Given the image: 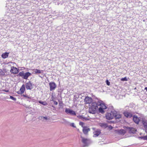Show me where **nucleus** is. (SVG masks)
<instances>
[{"mask_svg": "<svg viewBox=\"0 0 147 147\" xmlns=\"http://www.w3.org/2000/svg\"><path fill=\"white\" fill-rule=\"evenodd\" d=\"M106 117L108 120L111 119L114 117H115L116 119H119L121 117V115L115 111H111L110 113H107Z\"/></svg>", "mask_w": 147, "mask_h": 147, "instance_id": "1", "label": "nucleus"}, {"mask_svg": "<svg viewBox=\"0 0 147 147\" xmlns=\"http://www.w3.org/2000/svg\"><path fill=\"white\" fill-rule=\"evenodd\" d=\"M98 103L93 102L92 103L91 107L89 108L88 112L90 113L95 114L98 109Z\"/></svg>", "mask_w": 147, "mask_h": 147, "instance_id": "2", "label": "nucleus"}, {"mask_svg": "<svg viewBox=\"0 0 147 147\" xmlns=\"http://www.w3.org/2000/svg\"><path fill=\"white\" fill-rule=\"evenodd\" d=\"M98 106H100V107L98 109L99 112L102 114L105 113L106 111L105 110L107 109V107L105 105V104L100 103L99 102L98 103Z\"/></svg>", "mask_w": 147, "mask_h": 147, "instance_id": "3", "label": "nucleus"}, {"mask_svg": "<svg viewBox=\"0 0 147 147\" xmlns=\"http://www.w3.org/2000/svg\"><path fill=\"white\" fill-rule=\"evenodd\" d=\"M31 75V74L29 72L24 73V71L20 72L18 75L22 77L24 79L27 80L28 78Z\"/></svg>", "mask_w": 147, "mask_h": 147, "instance_id": "4", "label": "nucleus"}, {"mask_svg": "<svg viewBox=\"0 0 147 147\" xmlns=\"http://www.w3.org/2000/svg\"><path fill=\"white\" fill-rule=\"evenodd\" d=\"M81 138L82 139V142L84 144V147L88 146L92 142L91 140L90 139L85 138L82 136H81Z\"/></svg>", "mask_w": 147, "mask_h": 147, "instance_id": "5", "label": "nucleus"}, {"mask_svg": "<svg viewBox=\"0 0 147 147\" xmlns=\"http://www.w3.org/2000/svg\"><path fill=\"white\" fill-rule=\"evenodd\" d=\"M33 86L34 85L31 83L30 81H29L26 83L25 86L27 90H31L33 88Z\"/></svg>", "mask_w": 147, "mask_h": 147, "instance_id": "6", "label": "nucleus"}, {"mask_svg": "<svg viewBox=\"0 0 147 147\" xmlns=\"http://www.w3.org/2000/svg\"><path fill=\"white\" fill-rule=\"evenodd\" d=\"M65 112L67 114H69L73 116L76 115V113L74 111L69 109L66 108Z\"/></svg>", "mask_w": 147, "mask_h": 147, "instance_id": "7", "label": "nucleus"}, {"mask_svg": "<svg viewBox=\"0 0 147 147\" xmlns=\"http://www.w3.org/2000/svg\"><path fill=\"white\" fill-rule=\"evenodd\" d=\"M50 90L52 91L54 90L56 87V85L55 83L53 82H51L49 83Z\"/></svg>", "mask_w": 147, "mask_h": 147, "instance_id": "8", "label": "nucleus"}, {"mask_svg": "<svg viewBox=\"0 0 147 147\" xmlns=\"http://www.w3.org/2000/svg\"><path fill=\"white\" fill-rule=\"evenodd\" d=\"M127 130L128 131V133L130 134L135 133L136 132V130L134 128L132 127H126Z\"/></svg>", "mask_w": 147, "mask_h": 147, "instance_id": "9", "label": "nucleus"}, {"mask_svg": "<svg viewBox=\"0 0 147 147\" xmlns=\"http://www.w3.org/2000/svg\"><path fill=\"white\" fill-rule=\"evenodd\" d=\"M84 101L86 104H90L92 101V99L88 96H86L84 99Z\"/></svg>", "mask_w": 147, "mask_h": 147, "instance_id": "10", "label": "nucleus"}, {"mask_svg": "<svg viewBox=\"0 0 147 147\" xmlns=\"http://www.w3.org/2000/svg\"><path fill=\"white\" fill-rule=\"evenodd\" d=\"M25 85L24 84H23L20 88L19 91L17 92V93L18 94H22L25 90Z\"/></svg>", "mask_w": 147, "mask_h": 147, "instance_id": "11", "label": "nucleus"}, {"mask_svg": "<svg viewBox=\"0 0 147 147\" xmlns=\"http://www.w3.org/2000/svg\"><path fill=\"white\" fill-rule=\"evenodd\" d=\"M90 131V129L87 127H83L82 131L83 133L85 135L88 134V132Z\"/></svg>", "mask_w": 147, "mask_h": 147, "instance_id": "12", "label": "nucleus"}, {"mask_svg": "<svg viewBox=\"0 0 147 147\" xmlns=\"http://www.w3.org/2000/svg\"><path fill=\"white\" fill-rule=\"evenodd\" d=\"M10 72L13 74H16L18 73L19 70L17 68L12 67L10 70Z\"/></svg>", "mask_w": 147, "mask_h": 147, "instance_id": "13", "label": "nucleus"}, {"mask_svg": "<svg viewBox=\"0 0 147 147\" xmlns=\"http://www.w3.org/2000/svg\"><path fill=\"white\" fill-rule=\"evenodd\" d=\"M142 121V123L145 128V131L146 133H147V121L143 119Z\"/></svg>", "mask_w": 147, "mask_h": 147, "instance_id": "14", "label": "nucleus"}, {"mask_svg": "<svg viewBox=\"0 0 147 147\" xmlns=\"http://www.w3.org/2000/svg\"><path fill=\"white\" fill-rule=\"evenodd\" d=\"M133 120L135 123L138 124L140 119L137 116L135 115L133 116Z\"/></svg>", "mask_w": 147, "mask_h": 147, "instance_id": "15", "label": "nucleus"}, {"mask_svg": "<svg viewBox=\"0 0 147 147\" xmlns=\"http://www.w3.org/2000/svg\"><path fill=\"white\" fill-rule=\"evenodd\" d=\"M123 114L127 118H130L132 117L133 116L132 114L131 113L128 112L127 111H125L124 112Z\"/></svg>", "mask_w": 147, "mask_h": 147, "instance_id": "16", "label": "nucleus"}, {"mask_svg": "<svg viewBox=\"0 0 147 147\" xmlns=\"http://www.w3.org/2000/svg\"><path fill=\"white\" fill-rule=\"evenodd\" d=\"M116 131L119 134L122 135H124L126 133L125 131L123 129H121L120 130H118Z\"/></svg>", "mask_w": 147, "mask_h": 147, "instance_id": "17", "label": "nucleus"}, {"mask_svg": "<svg viewBox=\"0 0 147 147\" xmlns=\"http://www.w3.org/2000/svg\"><path fill=\"white\" fill-rule=\"evenodd\" d=\"M101 133L100 130H97L93 132L94 137H97Z\"/></svg>", "mask_w": 147, "mask_h": 147, "instance_id": "18", "label": "nucleus"}, {"mask_svg": "<svg viewBox=\"0 0 147 147\" xmlns=\"http://www.w3.org/2000/svg\"><path fill=\"white\" fill-rule=\"evenodd\" d=\"M9 54V53L5 52L2 54L1 57L3 59H5L8 57Z\"/></svg>", "mask_w": 147, "mask_h": 147, "instance_id": "19", "label": "nucleus"}, {"mask_svg": "<svg viewBox=\"0 0 147 147\" xmlns=\"http://www.w3.org/2000/svg\"><path fill=\"white\" fill-rule=\"evenodd\" d=\"M33 70L34 71V73L35 74H41L43 71V70H41L37 69H33Z\"/></svg>", "mask_w": 147, "mask_h": 147, "instance_id": "20", "label": "nucleus"}, {"mask_svg": "<svg viewBox=\"0 0 147 147\" xmlns=\"http://www.w3.org/2000/svg\"><path fill=\"white\" fill-rule=\"evenodd\" d=\"M100 125L101 127L105 128L108 127L107 124L105 123H100Z\"/></svg>", "mask_w": 147, "mask_h": 147, "instance_id": "21", "label": "nucleus"}, {"mask_svg": "<svg viewBox=\"0 0 147 147\" xmlns=\"http://www.w3.org/2000/svg\"><path fill=\"white\" fill-rule=\"evenodd\" d=\"M39 103L42 105H43L45 106L47 105V103L45 101H39Z\"/></svg>", "mask_w": 147, "mask_h": 147, "instance_id": "22", "label": "nucleus"}, {"mask_svg": "<svg viewBox=\"0 0 147 147\" xmlns=\"http://www.w3.org/2000/svg\"><path fill=\"white\" fill-rule=\"evenodd\" d=\"M59 108L62 109L63 108V103L62 101H60L59 102Z\"/></svg>", "mask_w": 147, "mask_h": 147, "instance_id": "23", "label": "nucleus"}, {"mask_svg": "<svg viewBox=\"0 0 147 147\" xmlns=\"http://www.w3.org/2000/svg\"><path fill=\"white\" fill-rule=\"evenodd\" d=\"M5 75V73L2 69H0V75L4 76Z\"/></svg>", "mask_w": 147, "mask_h": 147, "instance_id": "24", "label": "nucleus"}, {"mask_svg": "<svg viewBox=\"0 0 147 147\" xmlns=\"http://www.w3.org/2000/svg\"><path fill=\"white\" fill-rule=\"evenodd\" d=\"M79 125H81L83 128L84 127L83 126L84 125V123L81 121L79 122Z\"/></svg>", "mask_w": 147, "mask_h": 147, "instance_id": "25", "label": "nucleus"}, {"mask_svg": "<svg viewBox=\"0 0 147 147\" xmlns=\"http://www.w3.org/2000/svg\"><path fill=\"white\" fill-rule=\"evenodd\" d=\"M10 98H11V99H12L13 100L15 101H16V98H14L12 96H10Z\"/></svg>", "mask_w": 147, "mask_h": 147, "instance_id": "26", "label": "nucleus"}, {"mask_svg": "<svg viewBox=\"0 0 147 147\" xmlns=\"http://www.w3.org/2000/svg\"><path fill=\"white\" fill-rule=\"evenodd\" d=\"M121 80L122 81H127V78L126 77L124 78H122L121 79Z\"/></svg>", "mask_w": 147, "mask_h": 147, "instance_id": "27", "label": "nucleus"}, {"mask_svg": "<svg viewBox=\"0 0 147 147\" xmlns=\"http://www.w3.org/2000/svg\"><path fill=\"white\" fill-rule=\"evenodd\" d=\"M108 109V110H110L112 111V110L113 109V106H109V107L107 108Z\"/></svg>", "mask_w": 147, "mask_h": 147, "instance_id": "28", "label": "nucleus"}, {"mask_svg": "<svg viewBox=\"0 0 147 147\" xmlns=\"http://www.w3.org/2000/svg\"><path fill=\"white\" fill-rule=\"evenodd\" d=\"M138 138L145 140V136L139 137Z\"/></svg>", "mask_w": 147, "mask_h": 147, "instance_id": "29", "label": "nucleus"}, {"mask_svg": "<svg viewBox=\"0 0 147 147\" xmlns=\"http://www.w3.org/2000/svg\"><path fill=\"white\" fill-rule=\"evenodd\" d=\"M77 117H78L79 119H83V116L82 115H79L77 116Z\"/></svg>", "mask_w": 147, "mask_h": 147, "instance_id": "30", "label": "nucleus"}, {"mask_svg": "<svg viewBox=\"0 0 147 147\" xmlns=\"http://www.w3.org/2000/svg\"><path fill=\"white\" fill-rule=\"evenodd\" d=\"M70 125L73 127H76V126H75L74 125V123H71V124H70Z\"/></svg>", "mask_w": 147, "mask_h": 147, "instance_id": "31", "label": "nucleus"}, {"mask_svg": "<svg viewBox=\"0 0 147 147\" xmlns=\"http://www.w3.org/2000/svg\"><path fill=\"white\" fill-rule=\"evenodd\" d=\"M106 84H107L108 86H109L110 85V82L108 81V80H106Z\"/></svg>", "mask_w": 147, "mask_h": 147, "instance_id": "32", "label": "nucleus"}, {"mask_svg": "<svg viewBox=\"0 0 147 147\" xmlns=\"http://www.w3.org/2000/svg\"><path fill=\"white\" fill-rule=\"evenodd\" d=\"M42 119H43V116H40L38 117V119L40 120H42Z\"/></svg>", "mask_w": 147, "mask_h": 147, "instance_id": "33", "label": "nucleus"}, {"mask_svg": "<svg viewBox=\"0 0 147 147\" xmlns=\"http://www.w3.org/2000/svg\"><path fill=\"white\" fill-rule=\"evenodd\" d=\"M54 102V104L55 105H57L58 104V102H57L55 101H53Z\"/></svg>", "mask_w": 147, "mask_h": 147, "instance_id": "34", "label": "nucleus"}, {"mask_svg": "<svg viewBox=\"0 0 147 147\" xmlns=\"http://www.w3.org/2000/svg\"><path fill=\"white\" fill-rule=\"evenodd\" d=\"M2 91H3V92H8L9 91V90H3Z\"/></svg>", "mask_w": 147, "mask_h": 147, "instance_id": "35", "label": "nucleus"}, {"mask_svg": "<svg viewBox=\"0 0 147 147\" xmlns=\"http://www.w3.org/2000/svg\"><path fill=\"white\" fill-rule=\"evenodd\" d=\"M88 120V119L86 117H83V120Z\"/></svg>", "mask_w": 147, "mask_h": 147, "instance_id": "36", "label": "nucleus"}, {"mask_svg": "<svg viewBox=\"0 0 147 147\" xmlns=\"http://www.w3.org/2000/svg\"><path fill=\"white\" fill-rule=\"evenodd\" d=\"M43 119H45L46 120H47L48 119L47 117H43Z\"/></svg>", "mask_w": 147, "mask_h": 147, "instance_id": "37", "label": "nucleus"}, {"mask_svg": "<svg viewBox=\"0 0 147 147\" xmlns=\"http://www.w3.org/2000/svg\"><path fill=\"white\" fill-rule=\"evenodd\" d=\"M109 128L110 129H112L113 128L112 127L111 125H110L109 126Z\"/></svg>", "mask_w": 147, "mask_h": 147, "instance_id": "38", "label": "nucleus"}, {"mask_svg": "<svg viewBox=\"0 0 147 147\" xmlns=\"http://www.w3.org/2000/svg\"><path fill=\"white\" fill-rule=\"evenodd\" d=\"M145 140H147V136H145Z\"/></svg>", "mask_w": 147, "mask_h": 147, "instance_id": "39", "label": "nucleus"}, {"mask_svg": "<svg viewBox=\"0 0 147 147\" xmlns=\"http://www.w3.org/2000/svg\"><path fill=\"white\" fill-rule=\"evenodd\" d=\"M22 96H23L25 97H27V95H26V94H25V95L23 94Z\"/></svg>", "mask_w": 147, "mask_h": 147, "instance_id": "40", "label": "nucleus"}, {"mask_svg": "<svg viewBox=\"0 0 147 147\" xmlns=\"http://www.w3.org/2000/svg\"><path fill=\"white\" fill-rule=\"evenodd\" d=\"M26 98H29V99H31V97L28 96H27V97H26Z\"/></svg>", "mask_w": 147, "mask_h": 147, "instance_id": "41", "label": "nucleus"}, {"mask_svg": "<svg viewBox=\"0 0 147 147\" xmlns=\"http://www.w3.org/2000/svg\"><path fill=\"white\" fill-rule=\"evenodd\" d=\"M144 89L145 90H146L147 91V87H145Z\"/></svg>", "mask_w": 147, "mask_h": 147, "instance_id": "42", "label": "nucleus"}, {"mask_svg": "<svg viewBox=\"0 0 147 147\" xmlns=\"http://www.w3.org/2000/svg\"><path fill=\"white\" fill-rule=\"evenodd\" d=\"M62 120L64 121H65V120L64 119H63Z\"/></svg>", "mask_w": 147, "mask_h": 147, "instance_id": "43", "label": "nucleus"}]
</instances>
